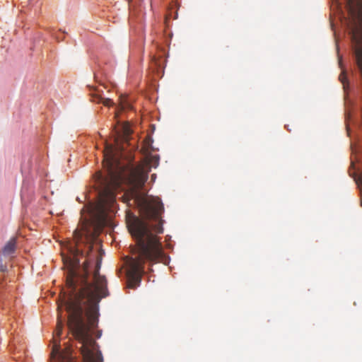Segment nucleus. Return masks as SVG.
<instances>
[{
	"mask_svg": "<svg viewBox=\"0 0 362 362\" xmlns=\"http://www.w3.org/2000/svg\"><path fill=\"white\" fill-rule=\"evenodd\" d=\"M115 133H116L117 136H119L120 134H121V131L120 130H117L116 127L115 128Z\"/></svg>",
	"mask_w": 362,
	"mask_h": 362,
	"instance_id": "nucleus-11",
	"label": "nucleus"
},
{
	"mask_svg": "<svg viewBox=\"0 0 362 362\" xmlns=\"http://www.w3.org/2000/svg\"><path fill=\"white\" fill-rule=\"evenodd\" d=\"M153 142L152 139L150 136H148L144 140V145L146 149L151 148V143Z\"/></svg>",
	"mask_w": 362,
	"mask_h": 362,
	"instance_id": "nucleus-8",
	"label": "nucleus"
},
{
	"mask_svg": "<svg viewBox=\"0 0 362 362\" xmlns=\"http://www.w3.org/2000/svg\"><path fill=\"white\" fill-rule=\"evenodd\" d=\"M122 134L125 136H127L130 134V129L129 127L127 124H122Z\"/></svg>",
	"mask_w": 362,
	"mask_h": 362,
	"instance_id": "nucleus-9",
	"label": "nucleus"
},
{
	"mask_svg": "<svg viewBox=\"0 0 362 362\" xmlns=\"http://www.w3.org/2000/svg\"><path fill=\"white\" fill-rule=\"evenodd\" d=\"M99 302H62L58 309L65 306L67 326L74 338L81 344V354L84 362H103L102 354L98 349L90 333L98 323Z\"/></svg>",
	"mask_w": 362,
	"mask_h": 362,
	"instance_id": "nucleus-2",
	"label": "nucleus"
},
{
	"mask_svg": "<svg viewBox=\"0 0 362 362\" xmlns=\"http://www.w3.org/2000/svg\"><path fill=\"white\" fill-rule=\"evenodd\" d=\"M361 185H362V177H361Z\"/></svg>",
	"mask_w": 362,
	"mask_h": 362,
	"instance_id": "nucleus-13",
	"label": "nucleus"
},
{
	"mask_svg": "<svg viewBox=\"0 0 362 362\" xmlns=\"http://www.w3.org/2000/svg\"><path fill=\"white\" fill-rule=\"evenodd\" d=\"M16 238H11L4 247L1 253L4 256H9L14 253L16 250Z\"/></svg>",
	"mask_w": 362,
	"mask_h": 362,
	"instance_id": "nucleus-5",
	"label": "nucleus"
},
{
	"mask_svg": "<svg viewBox=\"0 0 362 362\" xmlns=\"http://www.w3.org/2000/svg\"><path fill=\"white\" fill-rule=\"evenodd\" d=\"M6 266L1 265V267H0V271L1 272H4L6 271Z\"/></svg>",
	"mask_w": 362,
	"mask_h": 362,
	"instance_id": "nucleus-10",
	"label": "nucleus"
},
{
	"mask_svg": "<svg viewBox=\"0 0 362 362\" xmlns=\"http://www.w3.org/2000/svg\"><path fill=\"white\" fill-rule=\"evenodd\" d=\"M339 79L341 82L344 89H346V87L348 86V80L345 70L341 71V73L339 76Z\"/></svg>",
	"mask_w": 362,
	"mask_h": 362,
	"instance_id": "nucleus-7",
	"label": "nucleus"
},
{
	"mask_svg": "<svg viewBox=\"0 0 362 362\" xmlns=\"http://www.w3.org/2000/svg\"><path fill=\"white\" fill-rule=\"evenodd\" d=\"M63 326L64 324L62 320L61 315L59 314L57 317V323L54 334V345L53 347V350L52 351V356H58L59 362H72L71 351L70 348H68L65 351L62 352L60 351L61 347L59 344V341L57 342V339H59L62 334Z\"/></svg>",
	"mask_w": 362,
	"mask_h": 362,
	"instance_id": "nucleus-3",
	"label": "nucleus"
},
{
	"mask_svg": "<svg viewBox=\"0 0 362 362\" xmlns=\"http://www.w3.org/2000/svg\"><path fill=\"white\" fill-rule=\"evenodd\" d=\"M118 114H119V111L116 112V114H115V117H117V116H118Z\"/></svg>",
	"mask_w": 362,
	"mask_h": 362,
	"instance_id": "nucleus-12",
	"label": "nucleus"
},
{
	"mask_svg": "<svg viewBox=\"0 0 362 362\" xmlns=\"http://www.w3.org/2000/svg\"><path fill=\"white\" fill-rule=\"evenodd\" d=\"M115 147L105 143L103 153V165L107 175L100 173L95 175L100 188L99 201L97 211L103 214L107 208L110 207L115 199V192L127 180L130 189L127 193L128 200H132L139 208L146 218L158 221L153 224L134 217L128 221L129 230L136 240V246L132 249L134 257L127 262L128 286L135 288L139 286L141 276L144 274L145 262H165L166 257L163 252L160 239L157 234L163 233V221L160 215L164 211L160 202H150L141 189L148 179V173L141 167L132 168L126 177L124 168L121 165L119 159L114 153Z\"/></svg>",
	"mask_w": 362,
	"mask_h": 362,
	"instance_id": "nucleus-1",
	"label": "nucleus"
},
{
	"mask_svg": "<svg viewBox=\"0 0 362 362\" xmlns=\"http://www.w3.org/2000/svg\"><path fill=\"white\" fill-rule=\"evenodd\" d=\"M103 90L96 88L94 89V92L90 93L93 102L100 103H102L105 106H112L114 105V102L110 98H104L101 93Z\"/></svg>",
	"mask_w": 362,
	"mask_h": 362,
	"instance_id": "nucleus-4",
	"label": "nucleus"
},
{
	"mask_svg": "<svg viewBox=\"0 0 362 362\" xmlns=\"http://www.w3.org/2000/svg\"><path fill=\"white\" fill-rule=\"evenodd\" d=\"M119 112L132 110V106L129 101L127 96L121 95L119 104Z\"/></svg>",
	"mask_w": 362,
	"mask_h": 362,
	"instance_id": "nucleus-6",
	"label": "nucleus"
}]
</instances>
